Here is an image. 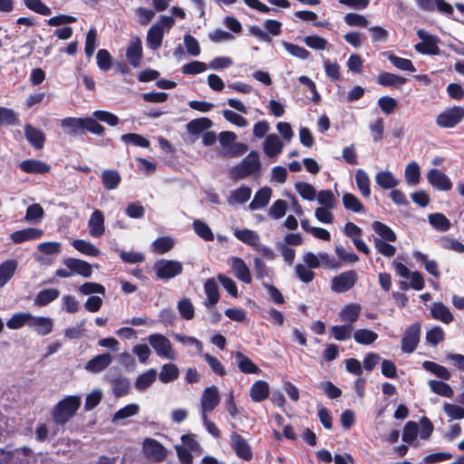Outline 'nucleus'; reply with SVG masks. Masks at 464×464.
Masks as SVG:
<instances>
[{"instance_id": "338daca9", "label": "nucleus", "mask_w": 464, "mask_h": 464, "mask_svg": "<svg viewBox=\"0 0 464 464\" xmlns=\"http://www.w3.org/2000/svg\"><path fill=\"white\" fill-rule=\"evenodd\" d=\"M178 310L180 315L186 320H191L195 314V309L188 298H183L178 303Z\"/></svg>"}, {"instance_id": "b1692460", "label": "nucleus", "mask_w": 464, "mask_h": 464, "mask_svg": "<svg viewBox=\"0 0 464 464\" xmlns=\"http://www.w3.org/2000/svg\"><path fill=\"white\" fill-rule=\"evenodd\" d=\"M249 395L255 402H260L268 398L269 384L266 381H256L250 387Z\"/></svg>"}, {"instance_id": "dca6fc26", "label": "nucleus", "mask_w": 464, "mask_h": 464, "mask_svg": "<svg viewBox=\"0 0 464 464\" xmlns=\"http://www.w3.org/2000/svg\"><path fill=\"white\" fill-rule=\"evenodd\" d=\"M63 265L71 269L72 276L80 275L83 277H90L92 276V266L83 260L69 257L63 261Z\"/></svg>"}, {"instance_id": "6ab92c4d", "label": "nucleus", "mask_w": 464, "mask_h": 464, "mask_svg": "<svg viewBox=\"0 0 464 464\" xmlns=\"http://www.w3.org/2000/svg\"><path fill=\"white\" fill-rule=\"evenodd\" d=\"M44 232L40 228L28 227L13 232L10 235L11 240L15 244H21L25 241L36 240L42 237Z\"/></svg>"}, {"instance_id": "79ce46f5", "label": "nucleus", "mask_w": 464, "mask_h": 464, "mask_svg": "<svg viewBox=\"0 0 464 464\" xmlns=\"http://www.w3.org/2000/svg\"><path fill=\"white\" fill-rule=\"evenodd\" d=\"M422 367L428 371L436 375L437 377L449 381L451 377L450 372L448 371V369L442 365H440L436 362H430V361H424L422 362Z\"/></svg>"}, {"instance_id": "5701e85b", "label": "nucleus", "mask_w": 464, "mask_h": 464, "mask_svg": "<svg viewBox=\"0 0 464 464\" xmlns=\"http://www.w3.org/2000/svg\"><path fill=\"white\" fill-rule=\"evenodd\" d=\"M376 184L382 189H392L400 184V180L390 170H382L374 177Z\"/></svg>"}, {"instance_id": "6e6d98bb", "label": "nucleus", "mask_w": 464, "mask_h": 464, "mask_svg": "<svg viewBox=\"0 0 464 464\" xmlns=\"http://www.w3.org/2000/svg\"><path fill=\"white\" fill-rule=\"evenodd\" d=\"M212 126V121L208 118L192 120L187 124V130L190 134H198Z\"/></svg>"}, {"instance_id": "c85d7f7f", "label": "nucleus", "mask_w": 464, "mask_h": 464, "mask_svg": "<svg viewBox=\"0 0 464 464\" xmlns=\"http://www.w3.org/2000/svg\"><path fill=\"white\" fill-rule=\"evenodd\" d=\"M164 36L163 29L160 24H153L147 34V44L152 50H157L160 47Z\"/></svg>"}, {"instance_id": "412c9836", "label": "nucleus", "mask_w": 464, "mask_h": 464, "mask_svg": "<svg viewBox=\"0 0 464 464\" xmlns=\"http://www.w3.org/2000/svg\"><path fill=\"white\" fill-rule=\"evenodd\" d=\"M111 362L112 357L110 353H102L90 360L86 363L85 369L90 372L98 373L106 369Z\"/></svg>"}, {"instance_id": "e2e57ef3", "label": "nucleus", "mask_w": 464, "mask_h": 464, "mask_svg": "<svg viewBox=\"0 0 464 464\" xmlns=\"http://www.w3.org/2000/svg\"><path fill=\"white\" fill-rule=\"evenodd\" d=\"M92 115L96 120L105 122L111 127L118 125L120 122V119L117 115L107 111H95Z\"/></svg>"}, {"instance_id": "13d9d810", "label": "nucleus", "mask_w": 464, "mask_h": 464, "mask_svg": "<svg viewBox=\"0 0 464 464\" xmlns=\"http://www.w3.org/2000/svg\"><path fill=\"white\" fill-rule=\"evenodd\" d=\"M193 228L196 234L206 241H212L214 235L210 227L199 219H196L193 222Z\"/></svg>"}, {"instance_id": "3c124183", "label": "nucleus", "mask_w": 464, "mask_h": 464, "mask_svg": "<svg viewBox=\"0 0 464 464\" xmlns=\"http://www.w3.org/2000/svg\"><path fill=\"white\" fill-rule=\"evenodd\" d=\"M139 411L140 406L137 403L128 404L114 413L111 421L117 422L119 420L135 416L139 413Z\"/></svg>"}, {"instance_id": "f8f14e48", "label": "nucleus", "mask_w": 464, "mask_h": 464, "mask_svg": "<svg viewBox=\"0 0 464 464\" xmlns=\"http://www.w3.org/2000/svg\"><path fill=\"white\" fill-rule=\"evenodd\" d=\"M228 264L238 280L245 284H250L252 282L250 270L242 258L231 256L228 258Z\"/></svg>"}, {"instance_id": "4c0bfd02", "label": "nucleus", "mask_w": 464, "mask_h": 464, "mask_svg": "<svg viewBox=\"0 0 464 464\" xmlns=\"http://www.w3.org/2000/svg\"><path fill=\"white\" fill-rule=\"evenodd\" d=\"M17 268V261L7 260L0 265V287L4 286L14 276Z\"/></svg>"}, {"instance_id": "0eeeda50", "label": "nucleus", "mask_w": 464, "mask_h": 464, "mask_svg": "<svg viewBox=\"0 0 464 464\" xmlns=\"http://www.w3.org/2000/svg\"><path fill=\"white\" fill-rule=\"evenodd\" d=\"M219 401V392L216 386L212 385L205 388L200 398L201 415L211 412Z\"/></svg>"}, {"instance_id": "603ef678", "label": "nucleus", "mask_w": 464, "mask_h": 464, "mask_svg": "<svg viewBox=\"0 0 464 464\" xmlns=\"http://www.w3.org/2000/svg\"><path fill=\"white\" fill-rule=\"evenodd\" d=\"M430 224L440 231H448L450 228V221L441 213L429 215Z\"/></svg>"}, {"instance_id": "c9c22d12", "label": "nucleus", "mask_w": 464, "mask_h": 464, "mask_svg": "<svg viewBox=\"0 0 464 464\" xmlns=\"http://www.w3.org/2000/svg\"><path fill=\"white\" fill-rule=\"evenodd\" d=\"M179 370L173 363H165L161 366L159 379L163 383L173 382L179 378Z\"/></svg>"}, {"instance_id": "09e8293b", "label": "nucleus", "mask_w": 464, "mask_h": 464, "mask_svg": "<svg viewBox=\"0 0 464 464\" xmlns=\"http://www.w3.org/2000/svg\"><path fill=\"white\" fill-rule=\"evenodd\" d=\"M173 246L174 241L170 237H159L151 244L152 251L159 255H162L169 251Z\"/></svg>"}, {"instance_id": "0e129e2a", "label": "nucleus", "mask_w": 464, "mask_h": 464, "mask_svg": "<svg viewBox=\"0 0 464 464\" xmlns=\"http://www.w3.org/2000/svg\"><path fill=\"white\" fill-rule=\"evenodd\" d=\"M222 114L226 121L231 122L232 124L237 127L245 128L248 126V121L240 114L235 112L234 111L224 110Z\"/></svg>"}, {"instance_id": "1a4fd4ad", "label": "nucleus", "mask_w": 464, "mask_h": 464, "mask_svg": "<svg viewBox=\"0 0 464 464\" xmlns=\"http://www.w3.org/2000/svg\"><path fill=\"white\" fill-rule=\"evenodd\" d=\"M357 280L354 271L342 273L332 279L331 288L335 293H344L350 290Z\"/></svg>"}, {"instance_id": "052dcab7", "label": "nucleus", "mask_w": 464, "mask_h": 464, "mask_svg": "<svg viewBox=\"0 0 464 464\" xmlns=\"http://www.w3.org/2000/svg\"><path fill=\"white\" fill-rule=\"evenodd\" d=\"M443 411L450 420L464 419V408L458 404L444 403Z\"/></svg>"}, {"instance_id": "e433bc0d", "label": "nucleus", "mask_w": 464, "mask_h": 464, "mask_svg": "<svg viewBox=\"0 0 464 464\" xmlns=\"http://www.w3.org/2000/svg\"><path fill=\"white\" fill-rule=\"evenodd\" d=\"M111 388L114 396L119 398L129 393L130 383L126 377L119 376L111 380Z\"/></svg>"}, {"instance_id": "7ed1b4c3", "label": "nucleus", "mask_w": 464, "mask_h": 464, "mask_svg": "<svg viewBox=\"0 0 464 464\" xmlns=\"http://www.w3.org/2000/svg\"><path fill=\"white\" fill-rule=\"evenodd\" d=\"M148 342L159 357L174 361L178 353L173 348L170 341L162 334H151L148 336Z\"/></svg>"}, {"instance_id": "864d4df0", "label": "nucleus", "mask_w": 464, "mask_h": 464, "mask_svg": "<svg viewBox=\"0 0 464 464\" xmlns=\"http://www.w3.org/2000/svg\"><path fill=\"white\" fill-rule=\"evenodd\" d=\"M343 203L346 209L355 213L364 211V207L359 198L352 193H344L343 196Z\"/></svg>"}, {"instance_id": "473e14b6", "label": "nucleus", "mask_w": 464, "mask_h": 464, "mask_svg": "<svg viewBox=\"0 0 464 464\" xmlns=\"http://www.w3.org/2000/svg\"><path fill=\"white\" fill-rule=\"evenodd\" d=\"M355 183L361 194L368 198L371 195L370 179L368 174L362 169L355 171Z\"/></svg>"}, {"instance_id": "a878e982", "label": "nucleus", "mask_w": 464, "mask_h": 464, "mask_svg": "<svg viewBox=\"0 0 464 464\" xmlns=\"http://www.w3.org/2000/svg\"><path fill=\"white\" fill-rule=\"evenodd\" d=\"M430 314L435 320L444 324H450L453 320V315L449 307L440 302L432 304L430 306Z\"/></svg>"}, {"instance_id": "20e7f679", "label": "nucleus", "mask_w": 464, "mask_h": 464, "mask_svg": "<svg viewBox=\"0 0 464 464\" xmlns=\"http://www.w3.org/2000/svg\"><path fill=\"white\" fill-rule=\"evenodd\" d=\"M154 270L158 278L169 280L182 274L183 265L178 260L160 259L155 263Z\"/></svg>"}, {"instance_id": "69168bd1", "label": "nucleus", "mask_w": 464, "mask_h": 464, "mask_svg": "<svg viewBox=\"0 0 464 464\" xmlns=\"http://www.w3.org/2000/svg\"><path fill=\"white\" fill-rule=\"evenodd\" d=\"M103 393L100 389H94L87 394L85 398L84 409L85 411H92L102 401Z\"/></svg>"}, {"instance_id": "de8ad7c7", "label": "nucleus", "mask_w": 464, "mask_h": 464, "mask_svg": "<svg viewBox=\"0 0 464 464\" xmlns=\"http://www.w3.org/2000/svg\"><path fill=\"white\" fill-rule=\"evenodd\" d=\"M234 235L237 239L247 245L253 246H257L259 245V236L253 230L237 229L235 230Z\"/></svg>"}, {"instance_id": "a211bd4d", "label": "nucleus", "mask_w": 464, "mask_h": 464, "mask_svg": "<svg viewBox=\"0 0 464 464\" xmlns=\"http://www.w3.org/2000/svg\"><path fill=\"white\" fill-rule=\"evenodd\" d=\"M429 183L439 190H450L451 182L450 179L437 169H430L427 174Z\"/></svg>"}, {"instance_id": "774afa93", "label": "nucleus", "mask_w": 464, "mask_h": 464, "mask_svg": "<svg viewBox=\"0 0 464 464\" xmlns=\"http://www.w3.org/2000/svg\"><path fill=\"white\" fill-rule=\"evenodd\" d=\"M440 245L445 249H449L459 254L464 253V245L460 241L450 237H442L440 238Z\"/></svg>"}, {"instance_id": "4d7b16f0", "label": "nucleus", "mask_w": 464, "mask_h": 464, "mask_svg": "<svg viewBox=\"0 0 464 464\" xmlns=\"http://www.w3.org/2000/svg\"><path fill=\"white\" fill-rule=\"evenodd\" d=\"M298 194L305 200L314 201L316 198V189L309 183L297 182L295 186Z\"/></svg>"}, {"instance_id": "f704fd0d", "label": "nucleus", "mask_w": 464, "mask_h": 464, "mask_svg": "<svg viewBox=\"0 0 464 464\" xmlns=\"http://www.w3.org/2000/svg\"><path fill=\"white\" fill-rule=\"evenodd\" d=\"M353 336L357 343L362 345H370L378 338V334L375 332L366 328L355 330Z\"/></svg>"}, {"instance_id": "ea45409f", "label": "nucleus", "mask_w": 464, "mask_h": 464, "mask_svg": "<svg viewBox=\"0 0 464 464\" xmlns=\"http://www.w3.org/2000/svg\"><path fill=\"white\" fill-rule=\"evenodd\" d=\"M407 80L404 77L392 73L382 72L377 78V82L382 86H398L406 83Z\"/></svg>"}, {"instance_id": "6e6552de", "label": "nucleus", "mask_w": 464, "mask_h": 464, "mask_svg": "<svg viewBox=\"0 0 464 464\" xmlns=\"http://www.w3.org/2000/svg\"><path fill=\"white\" fill-rule=\"evenodd\" d=\"M285 143L276 133L267 134L263 142V151L265 155L275 160L282 153Z\"/></svg>"}, {"instance_id": "bf43d9fd", "label": "nucleus", "mask_w": 464, "mask_h": 464, "mask_svg": "<svg viewBox=\"0 0 464 464\" xmlns=\"http://www.w3.org/2000/svg\"><path fill=\"white\" fill-rule=\"evenodd\" d=\"M388 58L390 62L401 71H407L411 72L416 71L412 62L409 59L401 58L394 54H390Z\"/></svg>"}, {"instance_id": "393cba45", "label": "nucleus", "mask_w": 464, "mask_h": 464, "mask_svg": "<svg viewBox=\"0 0 464 464\" xmlns=\"http://www.w3.org/2000/svg\"><path fill=\"white\" fill-rule=\"evenodd\" d=\"M61 126L68 135L76 136L83 132V118L68 117L63 119Z\"/></svg>"}, {"instance_id": "f3484780", "label": "nucleus", "mask_w": 464, "mask_h": 464, "mask_svg": "<svg viewBox=\"0 0 464 464\" xmlns=\"http://www.w3.org/2000/svg\"><path fill=\"white\" fill-rule=\"evenodd\" d=\"M204 292L207 298L203 304L207 308H214L219 300V291L218 283L214 278H208L204 283Z\"/></svg>"}, {"instance_id": "ddd939ff", "label": "nucleus", "mask_w": 464, "mask_h": 464, "mask_svg": "<svg viewBox=\"0 0 464 464\" xmlns=\"http://www.w3.org/2000/svg\"><path fill=\"white\" fill-rule=\"evenodd\" d=\"M89 234L92 237H101L105 232L104 216L99 209H95L88 220Z\"/></svg>"}, {"instance_id": "a19ab883", "label": "nucleus", "mask_w": 464, "mask_h": 464, "mask_svg": "<svg viewBox=\"0 0 464 464\" xmlns=\"http://www.w3.org/2000/svg\"><path fill=\"white\" fill-rule=\"evenodd\" d=\"M59 291L55 288L42 290L36 295L34 298V304L38 306H44L55 300L59 296Z\"/></svg>"}, {"instance_id": "49530a36", "label": "nucleus", "mask_w": 464, "mask_h": 464, "mask_svg": "<svg viewBox=\"0 0 464 464\" xmlns=\"http://www.w3.org/2000/svg\"><path fill=\"white\" fill-rule=\"evenodd\" d=\"M372 228L374 232L379 236L378 238L388 242H394L396 240L395 233L385 224L379 221H374L372 223Z\"/></svg>"}, {"instance_id": "f03ea898", "label": "nucleus", "mask_w": 464, "mask_h": 464, "mask_svg": "<svg viewBox=\"0 0 464 464\" xmlns=\"http://www.w3.org/2000/svg\"><path fill=\"white\" fill-rule=\"evenodd\" d=\"M260 166L258 152L253 150L239 164L232 168L230 176L236 180L242 179L256 172Z\"/></svg>"}, {"instance_id": "c03bdc74", "label": "nucleus", "mask_w": 464, "mask_h": 464, "mask_svg": "<svg viewBox=\"0 0 464 464\" xmlns=\"http://www.w3.org/2000/svg\"><path fill=\"white\" fill-rule=\"evenodd\" d=\"M251 197V189L248 187L242 186L237 189L231 191L227 199L229 204H244L249 200Z\"/></svg>"}, {"instance_id": "c756f323", "label": "nucleus", "mask_w": 464, "mask_h": 464, "mask_svg": "<svg viewBox=\"0 0 464 464\" xmlns=\"http://www.w3.org/2000/svg\"><path fill=\"white\" fill-rule=\"evenodd\" d=\"M27 140L36 149L44 147L45 136L44 133L36 128L27 125L24 130Z\"/></svg>"}, {"instance_id": "8fccbe9b", "label": "nucleus", "mask_w": 464, "mask_h": 464, "mask_svg": "<svg viewBox=\"0 0 464 464\" xmlns=\"http://www.w3.org/2000/svg\"><path fill=\"white\" fill-rule=\"evenodd\" d=\"M353 326L352 324L334 325L330 331L336 341H345L352 337Z\"/></svg>"}, {"instance_id": "4468645a", "label": "nucleus", "mask_w": 464, "mask_h": 464, "mask_svg": "<svg viewBox=\"0 0 464 464\" xmlns=\"http://www.w3.org/2000/svg\"><path fill=\"white\" fill-rule=\"evenodd\" d=\"M231 447L235 450L237 457L245 460L251 459V448L247 441L241 435L237 433H233L231 435Z\"/></svg>"}, {"instance_id": "f257e3e1", "label": "nucleus", "mask_w": 464, "mask_h": 464, "mask_svg": "<svg viewBox=\"0 0 464 464\" xmlns=\"http://www.w3.org/2000/svg\"><path fill=\"white\" fill-rule=\"evenodd\" d=\"M82 403L80 395H69L55 404L52 416L56 424L64 425L77 412Z\"/></svg>"}, {"instance_id": "4be33fe9", "label": "nucleus", "mask_w": 464, "mask_h": 464, "mask_svg": "<svg viewBox=\"0 0 464 464\" xmlns=\"http://www.w3.org/2000/svg\"><path fill=\"white\" fill-rule=\"evenodd\" d=\"M235 357L237 367L241 372L246 374H259L261 370L248 357H246L241 352H236L233 353Z\"/></svg>"}, {"instance_id": "72a5a7b5", "label": "nucleus", "mask_w": 464, "mask_h": 464, "mask_svg": "<svg viewBox=\"0 0 464 464\" xmlns=\"http://www.w3.org/2000/svg\"><path fill=\"white\" fill-rule=\"evenodd\" d=\"M23 171L27 173H45L48 172L50 167L41 160H26L20 163Z\"/></svg>"}, {"instance_id": "5fc2aeb1", "label": "nucleus", "mask_w": 464, "mask_h": 464, "mask_svg": "<svg viewBox=\"0 0 464 464\" xmlns=\"http://www.w3.org/2000/svg\"><path fill=\"white\" fill-rule=\"evenodd\" d=\"M429 386L434 393L446 398H451L454 394L452 388L443 382L430 380L429 382Z\"/></svg>"}, {"instance_id": "9b49d317", "label": "nucleus", "mask_w": 464, "mask_h": 464, "mask_svg": "<svg viewBox=\"0 0 464 464\" xmlns=\"http://www.w3.org/2000/svg\"><path fill=\"white\" fill-rule=\"evenodd\" d=\"M143 451L147 457L156 462L162 461L167 456V450L158 440L147 438L143 441Z\"/></svg>"}, {"instance_id": "a18cd8bd", "label": "nucleus", "mask_w": 464, "mask_h": 464, "mask_svg": "<svg viewBox=\"0 0 464 464\" xmlns=\"http://www.w3.org/2000/svg\"><path fill=\"white\" fill-rule=\"evenodd\" d=\"M404 178L407 184L411 186L417 185L420 182V171L417 162L411 161L406 166Z\"/></svg>"}, {"instance_id": "aec40b11", "label": "nucleus", "mask_w": 464, "mask_h": 464, "mask_svg": "<svg viewBox=\"0 0 464 464\" xmlns=\"http://www.w3.org/2000/svg\"><path fill=\"white\" fill-rule=\"evenodd\" d=\"M142 57L141 40L138 37L132 39L126 51V58L130 65L138 67Z\"/></svg>"}, {"instance_id": "cd10ccee", "label": "nucleus", "mask_w": 464, "mask_h": 464, "mask_svg": "<svg viewBox=\"0 0 464 464\" xmlns=\"http://www.w3.org/2000/svg\"><path fill=\"white\" fill-rule=\"evenodd\" d=\"M361 314V306L358 304H349L339 313L340 320L352 324L356 322Z\"/></svg>"}, {"instance_id": "423d86ee", "label": "nucleus", "mask_w": 464, "mask_h": 464, "mask_svg": "<svg viewBox=\"0 0 464 464\" xmlns=\"http://www.w3.org/2000/svg\"><path fill=\"white\" fill-rule=\"evenodd\" d=\"M464 117L462 107H452L440 113L436 123L441 128H453L459 123Z\"/></svg>"}, {"instance_id": "39448f33", "label": "nucleus", "mask_w": 464, "mask_h": 464, "mask_svg": "<svg viewBox=\"0 0 464 464\" xmlns=\"http://www.w3.org/2000/svg\"><path fill=\"white\" fill-rule=\"evenodd\" d=\"M417 35L421 42L415 44V50L422 54H438L440 53V49L437 45L439 39L427 33L423 29L417 30Z\"/></svg>"}, {"instance_id": "9d476101", "label": "nucleus", "mask_w": 464, "mask_h": 464, "mask_svg": "<svg viewBox=\"0 0 464 464\" xmlns=\"http://www.w3.org/2000/svg\"><path fill=\"white\" fill-rule=\"evenodd\" d=\"M420 334V325L419 324H411L405 332L401 339V351L405 353H411L416 349Z\"/></svg>"}, {"instance_id": "2f4dec72", "label": "nucleus", "mask_w": 464, "mask_h": 464, "mask_svg": "<svg viewBox=\"0 0 464 464\" xmlns=\"http://www.w3.org/2000/svg\"><path fill=\"white\" fill-rule=\"evenodd\" d=\"M31 314L28 312H20L14 314L6 322V326L12 330H17L24 325L29 326Z\"/></svg>"}, {"instance_id": "7c9ffc66", "label": "nucleus", "mask_w": 464, "mask_h": 464, "mask_svg": "<svg viewBox=\"0 0 464 464\" xmlns=\"http://www.w3.org/2000/svg\"><path fill=\"white\" fill-rule=\"evenodd\" d=\"M156 378L157 371L150 369L137 377L134 386L138 391H144L155 382Z\"/></svg>"}, {"instance_id": "2eb2a0df", "label": "nucleus", "mask_w": 464, "mask_h": 464, "mask_svg": "<svg viewBox=\"0 0 464 464\" xmlns=\"http://www.w3.org/2000/svg\"><path fill=\"white\" fill-rule=\"evenodd\" d=\"M29 327L33 328L39 335H47L52 333L53 320L45 316H34L31 314Z\"/></svg>"}, {"instance_id": "37998d69", "label": "nucleus", "mask_w": 464, "mask_h": 464, "mask_svg": "<svg viewBox=\"0 0 464 464\" xmlns=\"http://www.w3.org/2000/svg\"><path fill=\"white\" fill-rule=\"evenodd\" d=\"M72 246L79 252L90 256H97L100 255V250L91 242L82 239H74L72 242Z\"/></svg>"}, {"instance_id": "58836bf2", "label": "nucleus", "mask_w": 464, "mask_h": 464, "mask_svg": "<svg viewBox=\"0 0 464 464\" xmlns=\"http://www.w3.org/2000/svg\"><path fill=\"white\" fill-rule=\"evenodd\" d=\"M121 175L117 170L106 169L102 173V180L103 186L109 189H115L121 182Z\"/></svg>"}, {"instance_id": "680f3d73", "label": "nucleus", "mask_w": 464, "mask_h": 464, "mask_svg": "<svg viewBox=\"0 0 464 464\" xmlns=\"http://www.w3.org/2000/svg\"><path fill=\"white\" fill-rule=\"evenodd\" d=\"M44 208L39 204H33L27 208L24 220L27 222L38 223L44 217Z\"/></svg>"}, {"instance_id": "bb28decb", "label": "nucleus", "mask_w": 464, "mask_h": 464, "mask_svg": "<svg viewBox=\"0 0 464 464\" xmlns=\"http://www.w3.org/2000/svg\"><path fill=\"white\" fill-rule=\"evenodd\" d=\"M272 196V189L268 187H264L260 188L254 196L253 200L249 204V208L251 210L261 209L265 208Z\"/></svg>"}]
</instances>
